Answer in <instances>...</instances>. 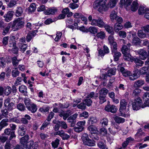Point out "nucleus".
<instances>
[{
  "mask_svg": "<svg viewBox=\"0 0 149 149\" xmlns=\"http://www.w3.org/2000/svg\"><path fill=\"white\" fill-rule=\"evenodd\" d=\"M107 0H96L93 4V8L95 9H97L98 11L101 13L106 11L108 8L106 5V2Z\"/></svg>",
  "mask_w": 149,
  "mask_h": 149,
  "instance_id": "1",
  "label": "nucleus"
},
{
  "mask_svg": "<svg viewBox=\"0 0 149 149\" xmlns=\"http://www.w3.org/2000/svg\"><path fill=\"white\" fill-rule=\"evenodd\" d=\"M25 23L23 17H19L15 20L11 26L12 30L16 31L24 27Z\"/></svg>",
  "mask_w": 149,
  "mask_h": 149,
  "instance_id": "2",
  "label": "nucleus"
},
{
  "mask_svg": "<svg viewBox=\"0 0 149 149\" xmlns=\"http://www.w3.org/2000/svg\"><path fill=\"white\" fill-rule=\"evenodd\" d=\"M82 139L84 144L89 146H93L95 145V141L92 139H90L88 137V135L87 134H83Z\"/></svg>",
  "mask_w": 149,
  "mask_h": 149,
  "instance_id": "3",
  "label": "nucleus"
},
{
  "mask_svg": "<svg viewBox=\"0 0 149 149\" xmlns=\"http://www.w3.org/2000/svg\"><path fill=\"white\" fill-rule=\"evenodd\" d=\"M110 17L111 21L113 22L115 20L117 22H122L123 21L122 18L117 15V13L115 10H113L111 12L110 15Z\"/></svg>",
  "mask_w": 149,
  "mask_h": 149,
  "instance_id": "4",
  "label": "nucleus"
},
{
  "mask_svg": "<svg viewBox=\"0 0 149 149\" xmlns=\"http://www.w3.org/2000/svg\"><path fill=\"white\" fill-rule=\"evenodd\" d=\"M29 137L28 135H26L20 139V143L23 146L24 149H30L29 143L30 141L27 142L29 139Z\"/></svg>",
  "mask_w": 149,
  "mask_h": 149,
  "instance_id": "5",
  "label": "nucleus"
},
{
  "mask_svg": "<svg viewBox=\"0 0 149 149\" xmlns=\"http://www.w3.org/2000/svg\"><path fill=\"white\" fill-rule=\"evenodd\" d=\"M132 104L133 110H137L140 108L142 104V101L140 97H138L135 99Z\"/></svg>",
  "mask_w": 149,
  "mask_h": 149,
  "instance_id": "6",
  "label": "nucleus"
},
{
  "mask_svg": "<svg viewBox=\"0 0 149 149\" xmlns=\"http://www.w3.org/2000/svg\"><path fill=\"white\" fill-rule=\"evenodd\" d=\"M105 24L103 19L99 17L97 18V19H94L91 23L92 25L97 26L101 28L104 27Z\"/></svg>",
  "mask_w": 149,
  "mask_h": 149,
  "instance_id": "7",
  "label": "nucleus"
},
{
  "mask_svg": "<svg viewBox=\"0 0 149 149\" xmlns=\"http://www.w3.org/2000/svg\"><path fill=\"white\" fill-rule=\"evenodd\" d=\"M4 104L9 111H11L15 108V104L13 102H11L9 98H7L5 100Z\"/></svg>",
  "mask_w": 149,
  "mask_h": 149,
  "instance_id": "8",
  "label": "nucleus"
},
{
  "mask_svg": "<svg viewBox=\"0 0 149 149\" xmlns=\"http://www.w3.org/2000/svg\"><path fill=\"white\" fill-rule=\"evenodd\" d=\"M85 120L79 121L76 124L77 127H74V131L77 132H82L84 129V126L85 125Z\"/></svg>",
  "mask_w": 149,
  "mask_h": 149,
  "instance_id": "9",
  "label": "nucleus"
},
{
  "mask_svg": "<svg viewBox=\"0 0 149 149\" xmlns=\"http://www.w3.org/2000/svg\"><path fill=\"white\" fill-rule=\"evenodd\" d=\"M105 110L107 111L113 113H115L116 112L117 109L114 105H111L109 104L105 106Z\"/></svg>",
  "mask_w": 149,
  "mask_h": 149,
  "instance_id": "10",
  "label": "nucleus"
},
{
  "mask_svg": "<svg viewBox=\"0 0 149 149\" xmlns=\"http://www.w3.org/2000/svg\"><path fill=\"white\" fill-rule=\"evenodd\" d=\"M14 12L13 11H8L6 14L3 16L5 18V20L7 22H10L12 19Z\"/></svg>",
  "mask_w": 149,
  "mask_h": 149,
  "instance_id": "11",
  "label": "nucleus"
},
{
  "mask_svg": "<svg viewBox=\"0 0 149 149\" xmlns=\"http://www.w3.org/2000/svg\"><path fill=\"white\" fill-rule=\"evenodd\" d=\"M72 114L71 111L69 110L65 112L64 111L62 112L59 113V115L61 117H63V118L64 120H66Z\"/></svg>",
  "mask_w": 149,
  "mask_h": 149,
  "instance_id": "12",
  "label": "nucleus"
},
{
  "mask_svg": "<svg viewBox=\"0 0 149 149\" xmlns=\"http://www.w3.org/2000/svg\"><path fill=\"white\" fill-rule=\"evenodd\" d=\"M57 9L55 8H51L48 9L44 12L45 14L47 15L54 14L57 12Z\"/></svg>",
  "mask_w": 149,
  "mask_h": 149,
  "instance_id": "13",
  "label": "nucleus"
},
{
  "mask_svg": "<svg viewBox=\"0 0 149 149\" xmlns=\"http://www.w3.org/2000/svg\"><path fill=\"white\" fill-rule=\"evenodd\" d=\"M37 32V30H34L32 32H29L26 36V41L27 42H29L35 36Z\"/></svg>",
  "mask_w": 149,
  "mask_h": 149,
  "instance_id": "14",
  "label": "nucleus"
},
{
  "mask_svg": "<svg viewBox=\"0 0 149 149\" xmlns=\"http://www.w3.org/2000/svg\"><path fill=\"white\" fill-rule=\"evenodd\" d=\"M137 52L140 55V58L142 60H145L146 58L147 55V52L142 49L139 50Z\"/></svg>",
  "mask_w": 149,
  "mask_h": 149,
  "instance_id": "15",
  "label": "nucleus"
},
{
  "mask_svg": "<svg viewBox=\"0 0 149 149\" xmlns=\"http://www.w3.org/2000/svg\"><path fill=\"white\" fill-rule=\"evenodd\" d=\"M143 100L144 102V104L146 106H149V93H145L143 96Z\"/></svg>",
  "mask_w": 149,
  "mask_h": 149,
  "instance_id": "16",
  "label": "nucleus"
},
{
  "mask_svg": "<svg viewBox=\"0 0 149 149\" xmlns=\"http://www.w3.org/2000/svg\"><path fill=\"white\" fill-rule=\"evenodd\" d=\"M127 103V100L123 99L121 100L120 102V110L126 109Z\"/></svg>",
  "mask_w": 149,
  "mask_h": 149,
  "instance_id": "17",
  "label": "nucleus"
},
{
  "mask_svg": "<svg viewBox=\"0 0 149 149\" xmlns=\"http://www.w3.org/2000/svg\"><path fill=\"white\" fill-rule=\"evenodd\" d=\"M27 109L32 113L36 112L38 109L37 106L34 103H32L27 107Z\"/></svg>",
  "mask_w": 149,
  "mask_h": 149,
  "instance_id": "18",
  "label": "nucleus"
},
{
  "mask_svg": "<svg viewBox=\"0 0 149 149\" xmlns=\"http://www.w3.org/2000/svg\"><path fill=\"white\" fill-rule=\"evenodd\" d=\"M131 44L128 43L127 44V46L123 45L122 48V51L123 54L130 53V48Z\"/></svg>",
  "mask_w": 149,
  "mask_h": 149,
  "instance_id": "19",
  "label": "nucleus"
},
{
  "mask_svg": "<svg viewBox=\"0 0 149 149\" xmlns=\"http://www.w3.org/2000/svg\"><path fill=\"white\" fill-rule=\"evenodd\" d=\"M87 130L91 134H97L98 132L97 128L93 125H90L87 128Z\"/></svg>",
  "mask_w": 149,
  "mask_h": 149,
  "instance_id": "20",
  "label": "nucleus"
},
{
  "mask_svg": "<svg viewBox=\"0 0 149 149\" xmlns=\"http://www.w3.org/2000/svg\"><path fill=\"white\" fill-rule=\"evenodd\" d=\"M97 122V118L95 117H90L87 123L89 125H92L96 123Z\"/></svg>",
  "mask_w": 149,
  "mask_h": 149,
  "instance_id": "21",
  "label": "nucleus"
},
{
  "mask_svg": "<svg viewBox=\"0 0 149 149\" xmlns=\"http://www.w3.org/2000/svg\"><path fill=\"white\" fill-rule=\"evenodd\" d=\"M29 143L30 149H38V144L37 142L34 143L33 140H31Z\"/></svg>",
  "mask_w": 149,
  "mask_h": 149,
  "instance_id": "22",
  "label": "nucleus"
},
{
  "mask_svg": "<svg viewBox=\"0 0 149 149\" xmlns=\"http://www.w3.org/2000/svg\"><path fill=\"white\" fill-rule=\"evenodd\" d=\"M104 28L106 31L109 33H110L112 35L114 34V32L113 31V28L110 26L108 24H105L104 26Z\"/></svg>",
  "mask_w": 149,
  "mask_h": 149,
  "instance_id": "23",
  "label": "nucleus"
},
{
  "mask_svg": "<svg viewBox=\"0 0 149 149\" xmlns=\"http://www.w3.org/2000/svg\"><path fill=\"white\" fill-rule=\"evenodd\" d=\"M122 22H117L116 23L114 26V29L115 32L118 33V31L123 28L122 25L121 24Z\"/></svg>",
  "mask_w": 149,
  "mask_h": 149,
  "instance_id": "24",
  "label": "nucleus"
},
{
  "mask_svg": "<svg viewBox=\"0 0 149 149\" xmlns=\"http://www.w3.org/2000/svg\"><path fill=\"white\" fill-rule=\"evenodd\" d=\"M125 0H120V2L121 4H124L125 7V8L128 10L129 8H127V7L128 6L130 5L131 2L132 1V0H126L125 2Z\"/></svg>",
  "mask_w": 149,
  "mask_h": 149,
  "instance_id": "25",
  "label": "nucleus"
},
{
  "mask_svg": "<svg viewBox=\"0 0 149 149\" xmlns=\"http://www.w3.org/2000/svg\"><path fill=\"white\" fill-rule=\"evenodd\" d=\"M23 13V10L21 7H17L16 10L15 15L16 17H19Z\"/></svg>",
  "mask_w": 149,
  "mask_h": 149,
  "instance_id": "26",
  "label": "nucleus"
},
{
  "mask_svg": "<svg viewBox=\"0 0 149 149\" xmlns=\"http://www.w3.org/2000/svg\"><path fill=\"white\" fill-rule=\"evenodd\" d=\"M120 71L122 73L123 76L125 77L129 76L131 74L130 71L125 70L124 68L123 67H121Z\"/></svg>",
  "mask_w": 149,
  "mask_h": 149,
  "instance_id": "27",
  "label": "nucleus"
},
{
  "mask_svg": "<svg viewBox=\"0 0 149 149\" xmlns=\"http://www.w3.org/2000/svg\"><path fill=\"white\" fill-rule=\"evenodd\" d=\"M8 110L7 109H5L1 111L2 115L5 118H10L11 117L12 114L9 113L8 114Z\"/></svg>",
  "mask_w": 149,
  "mask_h": 149,
  "instance_id": "28",
  "label": "nucleus"
},
{
  "mask_svg": "<svg viewBox=\"0 0 149 149\" xmlns=\"http://www.w3.org/2000/svg\"><path fill=\"white\" fill-rule=\"evenodd\" d=\"M98 97V94L97 93H95L94 92H92L88 94L87 96V98H88L90 99L91 98L96 99Z\"/></svg>",
  "mask_w": 149,
  "mask_h": 149,
  "instance_id": "29",
  "label": "nucleus"
},
{
  "mask_svg": "<svg viewBox=\"0 0 149 149\" xmlns=\"http://www.w3.org/2000/svg\"><path fill=\"white\" fill-rule=\"evenodd\" d=\"M78 115V114L75 113L69 117L67 120L68 122H71L73 121L76 122V119Z\"/></svg>",
  "mask_w": 149,
  "mask_h": 149,
  "instance_id": "30",
  "label": "nucleus"
},
{
  "mask_svg": "<svg viewBox=\"0 0 149 149\" xmlns=\"http://www.w3.org/2000/svg\"><path fill=\"white\" fill-rule=\"evenodd\" d=\"M144 84V81L142 80H138L135 82L134 84V87H140Z\"/></svg>",
  "mask_w": 149,
  "mask_h": 149,
  "instance_id": "31",
  "label": "nucleus"
},
{
  "mask_svg": "<svg viewBox=\"0 0 149 149\" xmlns=\"http://www.w3.org/2000/svg\"><path fill=\"white\" fill-rule=\"evenodd\" d=\"M146 12H149V9L143 6H140L138 10V12L139 15L143 14L146 13Z\"/></svg>",
  "mask_w": 149,
  "mask_h": 149,
  "instance_id": "32",
  "label": "nucleus"
},
{
  "mask_svg": "<svg viewBox=\"0 0 149 149\" xmlns=\"http://www.w3.org/2000/svg\"><path fill=\"white\" fill-rule=\"evenodd\" d=\"M115 121L118 123H123L125 121V119L118 116H116L113 118Z\"/></svg>",
  "mask_w": 149,
  "mask_h": 149,
  "instance_id": "33",
  "label": "nucleus"
},
{
  "mask_svg": "<svg viewBox=\"0 0 149 149\" xmlns=\"http://www.w3.org/2000/svg\"><path fill=\"white\" fill-rule=\"evenodd\" d=\"M116 69L115 68H113L109 69L107 73L108 76L110 77L113 75H114L116 74Z\"/></svg>",
  "mask_w": 149,
  "mask_h": 149,
  "instance_id": "34",
  "label": "nucleus"
},
{
  "mask_svg": "<svg viewBox=\"0 0 149 149\" xmlns=\"http://www.w3.org/2000/svg\"><path fill=\"white\" fill-rule=\"evenodd\" d=\"M8 121V119L7 118H5L3 119L0 123V130H1L4 127L8 125L7 123Z\"/></svg>",
  "mask_w": 149,
  "mask_h": 149,
  "instance_id": "35",
  "label": "nucleus"
},
{
  "mask_svg": "<svg viewBox=\"0 0 149 149\" xmlns=\"http://www.w3.org/2000/svg\"><path fill=\"white\" fill-rule=\"evenodd\" d=\"M26 90V87L24 85H21L19 87V91L25 95H26L27 94Z\"/></svg>",
  "mask_w": 149,
  "mask_h": 149,
  "instance_id": "36",
  "label": "nucleus"
},
{
  "mask_svg": "<svg viewBox=\"0 0 149 149\" xmlns=\"http://www.w3.org/2000/svg\"><path fill=\"white\" fill-rule=\"evenodd\" d=\"M109 92V91L105 88H102L99 91V95L106 96Z\"/></svg>",
  "mask_w": 149,
  "mask_h": 149,
  "instance_id": "37",
  "label": "nucleus"
},
{
  "mask_svg": "<svg viewBox=\"0 0 149 149\" xmlns=\"http://www.w3.org/2000/svg\"><path fill=\"white\" fill-rule=\"evenodd\" d=\"M138 7V4L135 1L133 2L131 7V10L133 11H135L137 10Z\"/></svg>",
  "mask_w": 149,
  "mask_h": 149,
  "instance_id": "38",
  "label": "nucleus"
},
{
  "mask_svg": "<svg viewBox=\"0 0 149 149\" xmlns=\"http://www.w3.org/2000/svg\"><path fill=\"white\" fill-rule=\"evenodd\" d=\"M88 32L93 34L97 33L98 32L97 28L95 27L91 26L88 29Z\"/></svg>",
  "mask_w": 149,
  "mask_h": 149,
  "instance_id": "39",
  "label": "nucleus"
},
{
  "mask_svg": "<svg viewBox=\"0 0 149 149\" xmlns=\"http://www.w3.org/2000/svg\"><path fill=\"white\" fill-rule=\"evenodd\" d=\"M19 129L21 131L20 135L23 136L25 134V132L26 130V126L25 125H22L19 127Z\"/></svg>",
  "mask_w": 149,
  "mask_h": 149,
  "instance_id": "40",
  "label": "nucleus"
},
{
  "mask_svg": "<svg viewBox=\"0 0 149 149\" xmlns=\"http://www.w3.org/2000/svg\"><path fill=\"white\" fill-rule=\"evenodd\" d=\"M11 88L9 86H7L4 88V93L6 95H9L11 92Z\"/></svg>",
  "mask_w": 149,
  "mask_h": 149,
  "instance_id": "41",
  "label": "nucleus"
},
{
  "mask_svg": "<svg viewBox=\"0 0 149 149\" xmlns=\"http://www.w3.org/2000/svg\"><path fill=\"white\" fill-rule=\"evenodd\" d=\"M134 139L132 138L131 137H129L126 139V140L122 144V146L123 148L126 147L130 141H133Z\"/></svg>",
  "mask_w": 149,
  "mask_h": 149,
  "instance_id": "42",
  "label": "nucleus"
},
{
  "mask_svg": "<svg viewBox=\"0 0 149 149\" xmlns=\"http://www.w3.org/2000/svg\"><path fill=\"white\" fill-rule=\"evenodd\" d=\"M12 75L13 77H16L18 76L19 74V71L16 68H15L13 69L12 71Z\"/></svg>",
  "mask_w": 149,
  "mask_h": 149,
  "instance_id": "43",
  "label": "nucleus"
},
{
  "mask_svg": "<svg viewBox=\"0 0 149 149\" xmlns=\"http://www.w3.org/2000/svg\"><path fill=\"white\" fill-rule=\"evenodd\" d=\"M21 61V60H18L17 58L14 56L13 57L12 59V63L13 66H16L18 64V63Z\"/></svg>",
  "mask_w": 149,
  "mask_h": 149,
  "instance_id": "44",
  "label": "nucleus"
},
{
  "mask_svg": "<svg viewBox=\"0 0 149 149\" xmlns=\"http://www.w3.org/2000/svg\"><path fill=\"white\" fill-rule=\"evenodd\" d=\"M107 130L104 128H102L99 130V134L102 136H106L107 134Z\"/></svg>",
  "mask_w": 149,
  "mask_h": 149,
  "instance_id": "45",
  "label": "nucleus"
},
{
  "mask_svg": "<svg viewBox=\"0 0 149 149\" xmlns=\"http://www.w3.org/2000/svg\"><path fill=\"white\" fill-rule=\"evenodd\" d=\"M17 108L19 110L22 111H24L25 109V107L23 103H19L17 106Z\"/></svg>",
  "mask_w": 149,
  "mask_h": 149,
  "instance_id": "46",
  "label": "nucleus"
},
{
  "mask_svg": "<svg viewBox=\"0 0 149 149\" xmlns=\"http://www.w3.org/2000/svg\"><path fill=\"white\" fill-rule=\"evenodd\" d=\"M111 46L112 54L113 52L117 51V44L116 42H113L110 44Z\"/></svg>",
  "mask_w": 149,
  "mask_h": 149,
  "instance_id": "47",
  "label": "nucleus"
},
{
  "mask_svg": "<svg viewBox=\"0 0 149 149\" xmlns=\"http://www.w3.org/2000/svg\"><path fill=\"white\" fill-rule=\"evenodd\" d=\"M114 54V59L115 61H117L119 59V57L121 56V54L120 52H117V51L113 52Z\"/></svg>",
  "mask_w": 149,
  "mask_h": 149,
  "instance_id": "48",
  "label": "nucleus"
},
{
  "mask_svg": "<svg viewBox=\"0 0 149 149\" xmlns=\"http://www.w3.org/2000/svg\"><path fill=\"white\" fill-rule=\"evenodd\" d=\"M12 25L10 24H8L7 26L3 30V32L2 34L3 35H5L7 33H8L9 31V29L11 27Z\"/></svg>",
  "mask_w": 149,
  "mask_h": 149,
  "instance_id": "49",
  "label": "nucleus"
},
{
  "mask_svg": "<svg viewBox=\"0 0 149 149\" xmlns=\"http://www.w3.org/2000/svg\"><path fill=\"white\" fill-rule=\"evenodd\" d=\"M108 120L106 118H103L100 121V123L102 126L104 127L107 126L108 124Z\"/></svg>",
  "mask_w": 149,
  "mask_h": 149,
  "instance_id": "50",
  "label": "nucleus"
},
{
  "mask_svg": "<svg viewBox=\"0 0 149 149\" xmlns=\"http://www.w3.org/2000/svg\"><path fill=\"white\" fill-rule=\"evenodd\" d=\"M83 101L84 102H85V104H86V105L88 107L91 106L92 103V100L91 99L87 98L86 97V99L83 100Z\"/></svg>",
  "mask_w": 149,
  "mask_h": 149,
  "instance_id": "51",
  "label": "nucleus"
},
{
  "mask_svg": "<svg viewBox=\"0 0 149 149\" xmlns=\"http://www.w3.org/2000/svg\"><path fill=\"white\" fill-rule=\"evenodd\" d=\"M59 144V140L56 139L52 143V145L53 148H57Z\"/></svg>",
  "mask_w": 149,
  "mask_h": 149,
  "instance_id": "52",
  "label": "nucleus"
},
{
  "mask_svg": "<svg viewBox=\"0 0 149 149\" xmlns=\"http://www.w3.org/2000/svg\"><path fill=\"white\" fill-rule=\"evenodd\" d=\"M138 36L139 38H142L146 37V34L141 30H139L138 32Z\"/></svg>",
  "mask_w": 149,
  "mask_h": 149,
  "instance_id": "53",
  "label": "nucleus"
},
{
  "mask_svg": "<svg viewBox=\"0 0 149 149\" xmlns=\"http://www.w3.org/2000/svg\"><path fill=\"white\" fill-rule=\"evenodd\" d=\"M149 67H144L140 70L141 74H145L147 72H149Z\"/></svg>",
  "mask_w": 149,
  "mask_h": 149,
  "instance_id": "54",
  "label": "nucleus"
},
{
  "mask_svg": "<svg viewBox=\"0 0 149 149\" xmlns=\"http://www.w3.org/2000/svg\"><path fill=\"white\" fill-rule=\"evenodd\" d=\"M140 39L139 38L136 36H135L132 40V43L135 45L139 44L140 43Z\"/></svg>",
  "mask_w": 149,
  "mask_h": 149,
  "instance_id": "55",
  "label": "nucleus"
},
{
  "mask_svg": "<svg viewBox=\"0 0 149 149\" xmlns=\"http://www.w3.org/2000/svg\"><path fill=\"white\" fill-rule=\"evenodd\" d=\"M133 60L134 61L136 64L139 66H142L143 63V61L137 58H134Z\"/></svg>",
  "mask_w": 149,
  "mask_h": 149,
  "instance_id": "56",
  "label": "nucleus"
},
{
  "mask_svg": "<svg viewBox=\"0 0 149 149\" xmlns=\"http://www.w3.org/2000/svg\"><path fill=\"white\" fill-rule=\"evenodd\" d=\"M106 96L99 95V101L100 104H102L106 101Z\"/></svg>",
  "mask_w": 149,
  "mask_h": 149,
  "instance_id": "57",
  "label": "nucleus"
},
{
  "mask_svg": "<svg viewBox=\"0 0 149 149\" xmlns=\"http://www.w3.org/2000/svg\"><path fill=\"white\" fill-rule=\"evenodd\" d=\"M141 90L138 88L135 89L133 92L132 95L135 96H138L141 92Z\"/></svg>",
  "mask_w": 149,
  "mask_h": 149,
  "instance_id": "58",
  "label": "nucleus"
},
{
  "mask_svg": "<svg viewBox=\"0 0 149 149\" xmlns=\"http://www.w3.org/2000/svg\"><path fill=\"white\" fill-rule=\"evenodd\" d=\"M97 36L98 38L101 39H103L105 37V34L104 31H101L100 32L97 33Z\"/></svg>",
  "mask_w": 149,
  "mask_h": 149,
  "instance_id": "59",
  "label": "nucleus"
},
{
  "mask_svg": "<svg viewBox=\"0 0 149 149\" xmlns=\"http://www.w3.org/2000/svg\"><path fill=\"white\" fill-rule=\"evenodd\" d=\"M77 106L78 108L82 110H84L86 108V104L84 102L80 103L77 105Z\"/></svg>",
  "mask_w": 149,
  "mask_h": 149,
  "instance_id": "60",
  "label": "nucleus"
},
{
  "mask_svg": "<svg viewBox=\"0 0 149 149\" xmlns=\"http://www.w3.org/2000/svg\"><path fill=\"white\" fill-rule=\"evenodd\" d=\"M98 146L102 149H108V148L104 145L103 142L102 141L99 142L98 143Z\"/></svg>",
  "mask_w": 149,
  "mask_h": 149,
  "instance_id": "61",
  "label": "nucleus"
},
{
  "mask_svg": "<svg viewBox=\"0 0 149 149\" xmlns=\"http://www.w3.org/2000/svg\"><path fill=\"white\" fill-rule=\"evenodd\" d=\"M123 58L124 59L127 61H130L131 60V55L129 53L124 54Z\"/></svg>",
  "mask_w": 149,
  "mask_h": 149,
  "instance_id": "62",
  "label": "nucleus"
},
{
  "mask_svg": "<svg viewBox=\"0 0 149 149\" xmlns=\"http://www.w3.org/2000/svg\"><path fill=\"white\" fill-rule=\"evenodd\" d=\"M36 4L34 3H32L29 7V10L30 12H34L36 9Z\"/></svg>",
  "mask_w": 149,
  "mask_h": 149,
  "instance_id": "63",
  "label": "nucleus"
},
{
  "mask_svg": "<svg viewBox=\"0 0 149 149\" xmlns=\"http://www.w3.org/2000/svg\"><path fill=\"white\" fill-rule=\"evenodd\" d=\"M116 0H110L108 5L110 8H112L116 6Z\"/></svg>",
  "mask_w": 149,
  "mask_h": 149,
  "instance_id": "64",
  "label": "nucleus"
}]
</instances>
